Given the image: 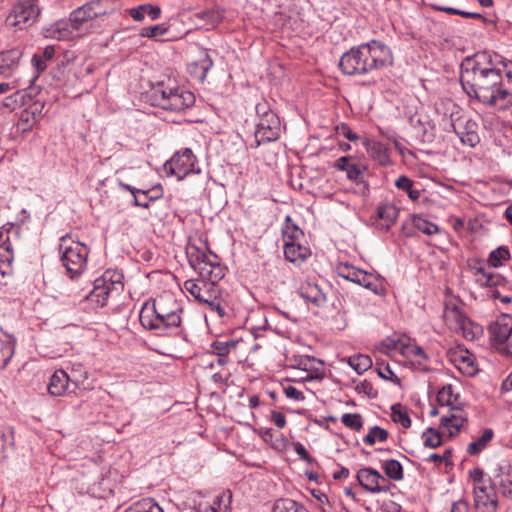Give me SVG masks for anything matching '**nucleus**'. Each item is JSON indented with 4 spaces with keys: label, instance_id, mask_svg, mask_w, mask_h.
Instances as JSON below:
<instances>
[{
    "label": "nucleus",
    "instance_id": "obj_56",
    "mask_svg": "<svg viewBox=\"0 0 512 512\" xmlns=\"http://www.w3.org/2000/svg\"><path fill=\"white\" fill-rule=\"evenodd\" d=\"M342 423L353 430L359 431L363 427V421L359 414L346 413L341 418Z\"/></svg>",
    "mask_w": 512,
    "mask_h": 512
},
{
    "label": "nucleus",
    "instance_id": "obj_1",
    "mask_svg": "<svg viewBox=\"0 0 512 512\" xmlns=\"http://www.w3.org/2000/svg\"><path fill=\"white\" fill-rule=\"evenodd\" d=\"M502 57L489 51L463 59L460 83L470 99L500 109L509 108L512 96V71L506 70Z\"/></svg>",
    "mask_w": 512,
    "mask_h": 512
},
{
    "label": "nucleus",
    "instance_id": "obj_25",
    "mask_svg": "<svg viewBox=\"0 0 512 512\" xmlns=\"http://www.w3.org/2000/svg\"><path fill=\"white\" fill-rule=\"evenodd\" d=\"M334 167L340 171L346 172L349 180L358 182L360 181L365 167L357 163L350 156H342L335 161Z\"/></svg>",
    "mask_w": 512,
    "mask_h": 512
},
{
    "label": "nucleus",
    "instance_id": "obj_13",
    "mask_svg": "<svg viewBox=\"0 0 512 512\" xmlns=\"http://www.w3.org/2000/svg\"><path fill=\"white\" fill-rule=\"evenodd\" d=\"M19 235V228L13 223H6L0 227V274L2 276L10 275L13 271V242L19 239Z\"/></svg>",
    "mask_w": 512,
    "mask_h": 512
},
{
    "label": "nucleus",
    "instance_id": "obj_16",
    "mask_svg": "<svg viewBox=\"0 0 512 512\" xmlns=\"http://www.w3.org/2000/svg\"><path fill=\"white\" fill-rule=\"evenodd\" d=\"M218 282L200 277L197 280H186L183 286L199 303L206 304L209 300L214 299L215 293H220Z\"/></svg>",
    "mask_w": 512,
    "mask_h": 512
},
{
    "label": "nucleus",
    "instance_id": "obj_46",
    "mask_svg": "<svg viewBox=\"0 0 512 512\" xmlns=\"http://www.w3.org/2000/svg\"><path fill=\"white\" fill-rule=\"evenodd\" d=\"M348 363L358 374L364 373L372 366L371 358L363 354L349 357Z\"/></svg>",
    "mask_w": 512,
    "mask_h": 512
},
{
    "label": "nucleus",
    "instance_id": "obj_2",
    "mask_svg": "<svg viewBox=\"0 0 512 512\" xmlns=\"http://www.w3.org/2000/svg\"><path fill=\"white\" fill-rule=\"evenodd\" d=\"M116 11L115 0H91L73 10L68 20L55 22L52 36L59 40L84 36L92 31L95 20L112 15Z\"/></svg>",
    "mask_w": 512,
    "mask_h": 512
},
{
    "label": "nucleus",
    "instance_id": "obj_55",
    "mask_svg": "<svg viewBox=\"0 0 512 512\" xmlns=\"http://www.w3.org/2000/svg\"><path fill=\"white\" fill-rule=\"evenodd\" d=\"M117 184L120 188L124 189V190H127L129 191L132 195H135V194H138V195H144L148 202L150 201H154L156 199H158L161 194L159 195H156V196H149V193L151 190L149 189H137L129 184H126L124 181H122L121 179H117Z\"/></svg>",
    "mask_w": 512,
    "mask_h": 512
},
{
    "label": "nucleus",
    "instance_id": "obj_5",
    "mask_svg": "<svg viewBox=\"0 0 512 512\" xmlns=\"http://www.w3.org/2000/svg\"><path fill=\"white\" fill-rule=\"evenodd\" d=\"M60 260L71 279L81 276L87 268L90 249L69 234L62 236L59 243Z\"/></svg>",
    "mask_w": 512,
    "mask_h": 512
},
{
    "label": "nucleus",
    "instance_id": "obj_59",
    "mask_svg": "<svg viewBox=\"0 0 512 512\" xmlns=\"http://www.w3.org/2000/svg\"><path fill=\"white\" fill-rule=\"evenodd\" d=\"M432 8L436 11L445 12V13L451 14V15H459L464 18H470V13H471V12L456 9L453 7L440 6V5H432Z\"/></svg>",
    "mask_w": 512,
    "mask_h": 512
},
{
    "label": "nucleus",
    "instance_id": "obj_3",
    "mask_svg": "<svg viewBox=\"0 0 512 512\" xmlns=\"http://www.w3.org/2000/svg\"><path fill=\"white\" fill-rule=\"evenodd\" d=\"M392 62L391 49L381 41L372 40L345 52L340 58L339 68L345 75H366Z\"/></svg>",
    "mask_w": 512,
    "mask_h": 512
},
{
    "label": "nucleus",
    "instance_id": "obj_4",
    "mask_svg": "<svg viewBox=\"0 0 512 512\" xmlns=\"http://www.w3.org/2000/svg\"><path fill=\"white\" fill-rule=\"evenodd\" d=\"M149 99L152 106L174 113L185 111L195 103V96L192 92L176 85L170 86L164 83H158L152 87Z\"/></svg>",
    "mask_w": 512,
    "mask_h": 512
},
{
    "label": "nucleus",
    "instance_id": "obj_58",
    "mask_svg": "<svg viewBox=\"0 0 512 512\" xmlns=\"http://www.w3.org/2000/svg\"><path fill=\"white\" fill-rule=\"evenodd\" d=\"M336 133L338 135H341L345 138H347L350 141H356L358 139V136L356 133H354L350 126L346 123H340L336 126Z\"/></svg>",
    "mask_w": 512,
    "mask_h": 512
},
{
    "label": "nucleus",
    "instance_id": "obj_63",
    "mask_svg": "<svg viewBox=\"0 0 512 512\" xmlns=\"http://www.w3.org/2000/svg\"><path fill=\"white\" fill-rule=\"evenodd\" d=\"M469 476L472 479L474 486L484 484V471L481 468H474L469 471Z\"/></svg>",
    "mask_w": 512,
    "mask_h": 512
},
{
    "label": "nucleus",
    "instance_id": "obj_21",
    "mask_svg": "<svg viewBox=\"0 0 512 512\" xmlns=\"http://www.w3.org/2000/svg\"><path fill=\"white\" fill-rule=\"evenodd\" d=\"M450 361L465 375L472 376L477 369L473 355L466 349L458 348L449 352Z\"/></svg>",
    "mask_w": 512,
    "mask_h": 512
},
{
    "label": "nucleus",
    "instance_id": "obj_40",
    "mask_svg": "<svg viewBox=\"0 0 512 512\" xmlns=\"http://www.w3.org/2000/svg\"><path fill=\"white\" fill-rule=\"evenodd\" d=\"M382 468L388 478L394 481L403 479V467L399 461L395 459L385 460L382 463Z\"/></svg>",
    "mask_w": 512,
    "mask_h": 512
},
{
    "label": "nucleus",
    "instance_id": "obj_11",
    "mask_svg": "<svg viewBox=\"0 0 512 512\" xmlns=\"http://www.w3.org/2000/svg\"><path fill=\"white\" fill-rule=\"evenodd\" d=\"M40 14L35 0H21L13 5L5 24L14 30H23L33 25Z\"/></svg>",
    "mask_w": 512,
    "mask_h": 512
},
{
    "label": "nucleus",
    "instance_id": "obj_26",
    "mask_svg": "<svg viewBox=\"0 0 512 512\" xmlns=\"http://www.w3.org/2000/svg\"><path fill=\"white\" fill-rule=\"evenodd\" d=\"M364 146L368 155L379 165L388 166L391 164L388 147L376 140H365Z\"/></svg>",
    "mask_w": 512,
    "mask_h": 512
},
{
    "label": "nucleus",
    "instance_id": "obj_20",
    "mask_svg": "<svg viewBox=\"0 0 512 512\" xmlns=\"http://www.w3.org/2000/svg\"><path fill=\"white\" fill-rule=\"evenodd\" d=\"M150 309L160 313L162 316L176 317L177 323H182L181 313L183 308L180 303L174 298L172 294H165L159 296L157 299L150 304Z\"/></svg>",
    "mask_w": 512,
    "mask_h": 512
},
{
    "label": "nucleus",
    "instance_id": "obj_39",
    "mask_svg": "<svg viewBox=\"0 0 512 512\" xmlns=\"http://www.w3.org/2000/svg\"><path fill=\"white\" fill-rule=\"evenodd\" d=\"M124 512H163V509L152 498H145L128 507Z\"/></svg>",
    "mask_w": 512,
    "mask_h": 512
},
{
    "label": "nucleus",
    "instance_id": "obj_6",
    "mask_svg": "<svg viewBox=\"0 0 512 512\" xmlns=\"http://www.w3.org/2000/svg\"><path fill=\"white\" fill-rule=\"evenodd\" d=\"M187 257L190 266L198 272L199 277L220 281L225 276V268L213 252L191 246L187 250Z\"/></svg>",
    "mask_w": 512,
    "mask_h": 512
},
{
    "label": "nucleus",
    "instance_id": "obj_8",
    "mask_svg": "<svg viewBox=\"0 0 512 512\" xmlns=\"http://www.w3.org/2000/svg\"><path fill=\"white\" fill-rule=\"evenodd\" d=\"M139 319L145 329L154 331L157 336H176L181 332L182 323H177L174 315L162 316L150 309L149 303L142 307Z\"/></svg>",
    "mask_w": 512,
    "mask_h": 512
},
{
    "label": "nucleus",
    "instance_id": "obj_32",
    "mask_svg": "<svg viewBox=\"0 0 512 512\" xmlns=\"http://www.w3.org/2000/svg\"><path fill=\"white\" fill-rule=\"evenodd\" d=\"M282 236L285 242H297L304 240L303 231L293 222L292 218L287 215L282 225Z\"/></svg>",
    "mask_w": 512,
    "mask_h": 512
},
{
    "label": "nucleus",
    "instance_id": "obj_18",
    "mask_svg": "<svg viewBox=\"0 0 512 512\" xmlns=\"http://www.w3.org/2000/svg\"><path fill=\"white\" fill-rule=\"evenodd\" d=\"M474 503L477 512H496L498 507V494L489 484L474 486Z\"/></svg>",
    "mask_w": 512,
    "mask_h": 512
},
{
    "label": "nucleus",
    "instance_id": "obj_24",
    "mask_svg": "<svg viewBox=\"0 0 512 512\" xmlns=\"http://www.w3.org/2000/svg\"><path fill=\"white\" fill-rule=\"evenodd\" d=\"M284 255L287 261L299 266L311 255V251L302 241L285 242Z\"/></svg>",
    "mask_w": 512,
    "mask_h": 512
},
{
    "label": "nucleus",
    "instance_id": "obj_31",
    "mask_svg": "<svg viewBox=\"0 0 512 512\" xmlns=\"http://www.w3.org/2000/svg\"><path fill=\"white\" fill-rule=\"evenodd\" d=\"M131 18L135 21H142L147 15L151 20H156L160 17L161 9L152 4H142L128 10Z\"/></svg>",
    "mask_w": 512,
    "mask_h": 512
},
{
    "label": "nucleus",
    "instance_id": "obj_35",
    "mask_svg": "<svg viewBox=\"0 0 512 512\" xmlns=\"http://www.w3.org/2000/svg\"><path fill=\"white\" fill-rule=\"evenodd\" d=\"M493 437V430L491 428L485 429L480 437L468 445L467 453L472 456L479 454L487 447Z\"/></svg>",
    "mask_w": 512,
    "mask_h": 512
},
{
    "label": "nucleus",
    "instance_id": "obj_48",
    "mask_svg": "<svg viewBox=\"0 0 512 512\" xmlns=\"http://www.w3.org/2000/svg\"><path fill=\"white\" fill-rule=\"evenodd\" d=\"M413 225L415 228L426 235H434L439 232V228L436 224L428 221L427 219L414 215L412 218Z\"/></svg>",
    "mask_w": 512,
    "mask_h": 512
},
{
    "label": "nucleus",
    "instance_id": "obj_17",
    "mask_svg": "<svg viewBox=\"0 0 512 512\" xmlns=\"http://www.w3.org/2000/svg\"><path fill=\"white\" fill-rule=\"evenodd\" d=\"M356 478L359 485L370 493L387 492L390 488V483L386 477L371 467L358 470Z\"/></svg>",
    "mask_w": 512,
    "mask_h": 512
},
{
    "label": "nucleus",
    "instance_id": "obj_28",
    "mask_svg": "<svg viewBox=\"0 0 512 512\" xmlns=\"http://www.w3.org/2000/svg\"><path fill=\"white\" fill-rule=\"evenodd\" d=\"M69 387V376L64 370H56L50 377L48 392L50 395L63 396Z\"/></svg>",
    "mask_w": 512,
    "mask_h": 512
},
{
    "label": "nucleus",
    "instance_id": "obj_9",
    "mask_svg": "<svg viewBox=\"0 0 512 512\" xmlns=\"http://www.w3.org/2000/svg\"><path fill=\"white\" fill-rule=\"evenodd\" d=\"M122 279L121 273L115 270H106L99 278L95 279L93 290L87 298L100 307L105 306L110 296L119 295L122 292L124 287Z\"/></svg>",
    "mask_w": 512,
    "mask_h": 512
},
{
    "label": "nucleus",
    "instance_id": "obj_10",
    "mask_svg": "<svg viewBox=\"0 0 512 512\" xmlns=\"http://www.w3.org/2000/svg\"><path fill=\"white\" fill-rule=\"evenodd\" d=\"M491 345L503 356H512L510 337L512 335V316L501 314L488 327Z\"/></svg>",
    "mask_w": 512,
    "mask_h": 512
},
{
    "label": "nucleus",
    "instance_id": "obj_43",
    "mask_svg": "<svg viewBox=\"0 0 512 512\" xmlns=\"http://www.w3.org/2000/svg\"><path fill=\"white\" fill-rule=\"evenodd\" d=\"M391 418L393 422L400 424L405 429L411 426V419L407 410L401 404H395L391 407Z\"/></svg>",
    "mask_w": 512,
    "mask_h": 512
},
{
    "label": "nucleus",
    "instance_id": "obj_36",
    "mask_svg": "<svg viewBox=\"0 0 512 512\" xmlns=\"http://www.w3.org/2000/svg\"><path fill=\"white\" fill-rule=\"evenodd\" d=\"M14 351L15 339L11 335L5 334L4 339H0V364L3 368L8 365Z\"/></svg>",
    "mask_w": 512,
    "mask_h": 512
},
{
    "label": "nucleus",
    "instance_id": "obj_60",
    "mask_svg": "<svg viewBox=\"0 0 512 512\" xmlns=\"http://www.w3.org/2000/svg\"><path fill=\"white\" fill-rule=\"evenodd\" d=\"M293 447L294 451L300 457L301 460L309 464H313L315 462V459L311 457V455L307 452L303 444H301L300 442H296L293 444Z\"/></svg>",
    "mask_w": 512,
    "mask_h": 512
},
{
    "label": "nucleus",
    "instance_id": "obj_12",
    "mask_svg": "<svg viewBox=\"0 0 512 512\" xmlns=\"http://www.w3.org/2000/svg\"><path fill=\"white\" fill-rule=\"evenodd\" d=\"M164 170L168 175L175 176L178 181L189 175L201 173V169L197 166V158L190 148L176 152L164 164Z\"/></svg>",
    "mask_w": 512,
    "mask_h": 512
},
{
    "label": "nucleus",
    "instance_id": "obj_52",
    "mask_svg": "<svg viewBox=\"0 0 512 512\" xmlns=\"http://www.w3.org/2000/svg\"><path fill=\"white\" fill-rule=\"evenodd\" d=\"M212 66L213 60L211 59L208 52L201 51L199 59L197 60V62H195V67L201 71L199 75V78L201 80H204L206 78V74L211 69Z\"/></svg>",
    "mask_w": 512,
    "mask_h": 512
},
{
    "label": "nucleus",
    "instance_id": "obj_15",
    "mask_svg": "<svg viewBox=\"0 0 512 512\" xmlns=\"http://www.w3.org/2000/svg\"><path fill=\"white\" fill-rule=\"evenodd\" d=\"M448 110H450V120L445 124V129H451L460 138L461 142L469 145L470 147L476 146L479 141V135L476 132V123L473 121H466L465 125L462 124L459 118L454 120L455 110H458V106L452 101L447 102Z\"/></svg>",
    "mask_w": 512,
    "mask_h": 512
},
{
    "label": "nucleus",
    "instance_id": "obj_33",
    "mask_svg": "<svg viewBox=\"0 0 512 512\" xmlns=\"http://www.w3.org/2000/svg\"><path fill=\"white\" fill-rule=\"evenodd\" d=\"M437 402L441 406L449 407L450 410L460 408L459 395L453 393L451 385L443 386L437 393Z\"/></svg>",
    "mask_w": 512,
    "mask_h": 512
},
{
    "label": "nucleus",
    "instance_id": "obj_19",
    "mask_svg": "<svg viewBox=\"0 0 512 512\" xmlns=\"http://www.w3.org/2000/svg\"><path fill=\"white\" fill-rule=\"evenodd\" d=\"M410 125L414 129L416 136L424 143H431L436 136L435 124L428 115L416 113L410 117Z\"/></svg>",
    "mask_w": 512,
    "mask_h": 512
},
{
    "label": "nucleus",
    "instance_id": "obj_62",
    "mask_svg": "<svg viewBox=\"0 0 512 512\" xmlns=\"http://www.w3.org/2000/svg\"><path fill=\"white\" fill-rule=\"evenodd\" d=\"M283 391L287 398L294 401H303L305 399L304 394L294 386H286L284 387Z\"/></svg>",
    "mask_w": 512,
    "mask_h": 512
},
{
    "label": "nucleus",
    "instance_id": "obj_61",
    "mask_svg": "<svg viewBox=\"0 0 512 512\" xmlns=\"http://www.w3.org/2000/svg\"><path fill=\"white\" fill-rule=\"evenodd\" d=\"M459 330L466 339L472 340L480 332V327L471 321V325H464Z\"/></svg>",
    "mask_w": 512,
    "mask_h": 512
},
{
    "label": "nucleus",
    "instance_id": "obj_51",
    "mask_svg": "<svg viewBox=\"0 0 512 512\" xmlns=\"http://www.w3.org/2000/svg\"><path fill=\"white\" fill-rule=\"evenodd\" d=\"M407 353L414 359L422 370H428L427 362L429 358L422 347L417 345L411 346L408 348Z\"/></svg>",
    "mask_w": 512,
    "mask_h": 512
},
{
    "label": "nucleus",
    "instance_id": "obj_44",
    "mask_svg": "<svg viewBox=\"0 0 512 512\" xmlns=\"http://www.w3.org/2000/svg\"><path fill=\"white\" fill-rule=\"evenodd\" d=\"M363 271L364 270L358 269L348 263L340 264L337 267V273L339 277H342L356 284L358 283Z\"/></svg>",
    "mask_w": 512,
    "mask_h": 512
},
{
    "label": "nucleus",
    "instance_id": "obj_49",
    "mask_svg": "<svg viewBox=\"0 0 512 512\" xmlns=\"http://www.w3.org/2000/svg\"><path fill=\"white\" fill-rule=\"evenodd\" d=\"M423 444L428 448H437L442 444V437L440 433L433 429L427 428L422 434Z\"/></svg>",
    "mask_w": 512,
    "mask_h": 512
},
{
    "label": "nucleus",
    "instance_id": "obj_22",
    "mask_svg": "<svg viewBox=\"0 0 512 512\" xmlns=\"http://www.w3.org/2000/svg\"><path fill=\"white\" fill-rule=\"evenodd\" d=\"M376 215V228L387 232L395 224L399 216V209L394 204L386 203L377 207Z\"/></svg>",
    "mask_w": 512,
    "mask_h": 512
},
{
    "label": "nucleus",
    "instance_id": "obj_23",
    "mask_svg": "<svg viewBox=\"0 0 512 512\" xmlns=\"http://www.w3.org/2000/svg\"><path fill=\"white\" fill-rule=\"evenodd\" d=\"M300 296L315 307H321L326 303V294L318 284L306 281L299 288Z\"/></svg>",
    "mask_w": 512,
    "mask_h": 512
},
{
    "label": "nucleus",
    "instance_id": "obj_53",
    "mask_svg": "<svg viewBox=\"0 0 512 512\" xmlns=\"http://www.w3.org/2000/svg\"><path fill=\"white\" fill-rule=\"evenodd\" d=\"M295 361L296 367L304 371H317L318 367H316V365H322V362L317 361L314 357L311 356H300Z\"/></svg>",
    "mask_w": 512,
    "mask_h": 512
},
{
    "label": "nucleus",
    "instance_id": "obj_29",
    "mask_svg": "<svg viewBox=\"0 0 512 512\" xmlns=\"http://www.w3.org/2000/svg\"><path fill=\"white\" fill-rule=\"evenodd\" d=\"M444 319L451 329L457 331L464 325H471V320L468 319L457 306H446Z\"/></svg>",
    "mask_w": 512,
    "mask_h": 512
},
{
    "label": "nucleus",
    "instance_id": "obj_41",
    "mask_svg": "<svg viewBox=\"0 0 512 512\" xmlns=\"http://www.w3.org/2000/svg\"><path fill=\"white\" fill-rule=\"evenodd\" d=\"M232 502V493L229 490L217 495L209 506L211 512H227Z\"/></svg>",
    "mask_w": 512,
    "mask_h": 512
},
{
    "label": "nucleus",
    "instance_id": "obj_54",
    "mask_svg": "<svg viewBox=\"0 0 512 512\" xmlns=\"http://www.w3.org/2000/svg\"><path fill=\"white\" fill-rule=\"evenodd\" d=\"M167 31L168 28L164 24H157L142 28L140 35L148 38H158L164 36Z\"/></svg>",
    "mask_w": 512,
    "mask_h": 512
},
{
    "label": "nucleus",
    "instance_id": "obj_7",
    "mask_svg": "<svg viewBox=\"0 0 512 512\" xmlns=\"http://www.w3.org/2000/svg\"><path fill=\"white\" fill-rule=\"evenodd\" d=\"M255 110L259 117L255 130L257 146L276 141L281 131L279 117L270 109L269 104L265 101L257 103Z\"/></svg>",
    "mask_w": 512,
    "mask_h": 512
},
{
    "label": "nucleus",
    "instance_id": "obj_57",
    "mask_svg": "<svg viewBox=\"0 0 512 512\" xmlns=\"http://www.w3.org/2000/svg\"><path fill=\"white\" fill-rule=\"evenodd\" d=\"M220 293L214 294V299L209 300L205 305L211 312H215L220 318L226 315L225 305L220 299Z\"/></svg>",
    "mask_w": 512,
    "mask_h": 512
},
{
    "label": "nucleus",
    "instance_id": "obj_34",
    "mask_svg": "<svg viewBox=\"0 0 512 512\" xmlns=\"http://www.w3.org/2000/svg\"><path fill=\"white\" fill-rule=\"evenodd\" d=\"M357 284L370 290L376 295H380L384 291L382 279L379 276L366 271L362 272Z\"/></svg>",
    "mask_w": 512,
    "mask_h": 512
},
{
    "label": "nucleus",
    "instance_id": "obj_42",
    "mask_svg": "<svg viewBox=\"0 0 512 512\" xmlns=\"http://www.w3.org/2000/svg\"><path fill=\"white\" fill-rule=\"evenodd\" d=\"M389 437V433L386 429L379 426H373L369 429L368 433L363 438V442L366 445L372 446L376 442H385Z\"/></svg>",
    "mask_w": 512,
    "mask_h": 512
},
{
    "label": "nucleus",
    "instance_id": "obj_64",
    "mask_svg": "<svg viewBox=\"0 0 512 512\" xmlns=\"http://www.w3.org/2000/svg\"><path fill=\"white\" fill-rule=\"evenodd\" d=\"M355 390L358 393H363L365 395L371 396L372 395V391H373V386H372V384L369 381L364 380V381L359 382L356 385Z\"/></svg>",
    "mask_w": 512,
    "mask_h": 512
},
{
    "label": "nucleus",
    "instance_id": "obj_38",
    "mask_svg": "<svg viewBox=\"0 0 512 512\" xmlns=\"http://www.w3.org/2000/svg\"><path fill=\"white\" fill-rule=\"evenodd\" d=\"M477 282L480 285L492 289L500 286L504 282V278L499 274L489 273L484 269L479 268L477 270Z\"/></svg>",
    "mask_w": 512,
    "mask_h": 512
},
{
    "label": "nucleus",
    "instance_id": "obj_50",
    "mask_svg": "<svg viewBox=\"0 0 512 512\" xmlns=\"http://www.w3.org/2000/svg\"><path fill=\"white\" fill-rule=\"evenodd\" d=\"M510 258V251L506 246H500L489 254L488 261L493 267H499L502 262Z\"/></svg>",
    "mask_w": 512,
    "mask_h": 512
},
{
    "label": "nucleus",
    "instance_id": "obj_47",
    "mask_svg": "<svg viewBox=\"0 0 512 512\" xmlns=\"http://www.w3.org/2000/svg\"><path fill=\"white\" fill-rule=\"evenodd\" d=\"M239 341L234 339L217 340L211 344L212 351L217 356L228 355L231 350L235 349Z\"/></svg>",
    "mask_w": 512,
    "mask_h": 512
},
{
    "label": "nucleus",
    "instance_id": "obj_37",
    "mask_svg": "<svg viewBox=\"0 0 512 512\" xmlns=\"http://www.w3.org/2000/svg\"><path fill=\"white\" fill-rule=\"evenodd\" d=\"M395 186L401 190L407 193L408 197L412 201H417L420 196L421 192L418 189H415V183L413 180L408 178L406 175H400L395 180Z\"/></svg>",
    "mask_w": 512,
    "mask_h": 512
},
{
    "label": "nucleus",
    "instance_id": "obj_27",
    "mask_svg": "<svg viewBox=\"0 0 512 512\" xmlns=\"http://www.w3.org/2000/svg\"><path fill=\"white\" fill-rule=\"evenodd\" d=\"M466 422L467 417L460 408L451 410L450 413L441 417V426L448 430L450 436L456 435Z\"/></svg>",
    "mask_w": 512,
    "mask_h": 512
},
{
    "label": "nucleus",
    "instance_id": "obj_14",
    "mask_svg": "<svg viewBox=\"0 0 512 512\" xmlns=\"http://www.w3.org/2000/svg\"><path fill=\"white\" fill-rule=\"evenodd\" d=\"M489 484L496 493L512 500V464L508 460H500L489 472Z\"/></svg>",
    "mask_w": 512,
    "mask_h": 512
},
{
    "label": "nucleus",
    "instance_id": "obj_30",
    "mask_svg": "<svg viewBox=\"0 0 512 512\" xmlns=\"http://www.w3.org/2000/svg\"><path fill=\"white\" fill-rule=\"evenodd\" d=\"M23 53L19 48H13L0 53V75L10 73L16 67Z\"/></svg>",
    "mask_w": 512,
    "mask_h": 512
},
{
    "label": "nucleus",
    "instance_id": "obj_45",
    "mask_svg": "<svg viewBox=\"0 0 512 512\" xmlns=\"http://www.w3.org/2000/svg\"><path fill=\"white\" fill-rule=\"evenodd\" d=\"M274 512H309L308 509L291 499H282L276 502Z\"/></svg>",
    "mask_w": 512,
    "mask_h": 512
}]
</instances>
